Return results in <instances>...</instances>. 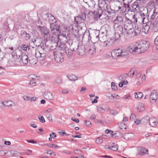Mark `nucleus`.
<instances>
[{
  "instance_id": "f257e3e1",
  "label": "nucleus",
  "mask_w": 158,
  "mask_h": 158,
  "mask_svg": "<svg viewBox=\"0 0 158 158\" xmlns=\"http://www.w3.org/2000/svg\"><path fill=\"white\" fill-rule=\"evenodd\" d=\"M111 54L112 56L114 58L117 59L121 57H127L128 55V53L125 50L118 49L113 50Z\"/></svg>"
},
{
  "instance_id": "f03ea898",
  "label": "nucleus",
  "mask_w": 158,
  "mask_h": 158,
  "mask_svg": "<svg viewBox=\"0 0 158 158\" xmlns=\"http://www.w3.org/2000/svg\"><path fill=\"white\" fill-rule=\"evenodd\" d=\"M46 51L43 47H41L39 48L38 50L36 51L35 52V55L36 57L40 58V60L41 61V64H46L44 63V59L46 55Z\"/></svg>"
},
{
  "instance_id": "7ed1b4c3",
  "label": "nucleus",
  "mask_w": 158,
  "mask_h": 158,
  "mask_svg": "<svg viewBox=\"0 0 158 158\" xmlns=\"http://www.w3.org/2000/svg\"><path fill=\"white\" fill-rule=\"evenodd\" d=\"M52 34L51 36V41L56 44L55 46L59 47L61 48L62 50H64V48L62 45H60V39L58 32H52Z\"/></svg>"
},
{
  "instance_id": "20e7f679",
  "label": "nucleus",
  "mask_w": 158,
  "mask_h": 158,
  "mask_svg": "<svg viewBox=\"0 0 158 158\" xmlns=\"http://www.w3.org/2000/svg\"><path fill=\"white\" fill-rule=\"evenodd\" d=\"M140 47L141 44H136L134 45L131 46L128 48V51L129 52L132 53H139L141 52Z\"/></svg>"
},
{
  "instance_id": "39448f33",
  "label": "nucleus",
  "mask_w": 158,
  "mask_h": 158,
  "mask_svg": "<svg viewBox=\"0 0 158 158\" xmlns=\"http://www.w3.org/2000/svg\"><path fill=\"white\" fill-rule=\"evenodd\" d=\"M127 32V34L128 36L131 35V37H134L138 35L140 33V30L138 29L134 30L133 28L129 29H125Z\"/></svg>"
},
{
  "instance_id": "423d86ee",
  "label": "nucleus",
  "mask_w": 158,
  "mask_h": 158,
  "mask_svg": "<svg viewBox=\"0 0 158 158\" xmlns=\"http://www.w3.org/2000/svg\"><path fill=\"white\" fill-rule=\"evenodd\" d=\"M38 28L41 33L44 35V37L47 40L49 38L50 36L49 33L48 29L46 27L39 26Z\"/></svg>"
},
{
  "instance_id": "0eeeda50",
  "label": "nucleus",
  "mask_w": 158,
  "mask_h": 158,
  "mask_svg": "<svg viewBox=\"0 0 158 158\" xmlns=\"http://www.w3.org/2000/svg\"><path fill=\"white\" fill-rule=\"evenodd\" d=\"M18 59L20 60L21 61L23 64H26L28 62V59L29 57L24 53H22L21 55L16 54Z\"/></svg>"
},
{
  "instance_id": "6e6552de",
  "label": "nucleus",
  "mask_w": 158,
  "mask_h": 158,
  "mask_svg": "<svg viewBox=\"0 0 158 158\" xmlns=\"http://www.w3.org/2000/svg\"><path fill=\"white\" fill-rule=\"evenodd\" d=\"M64 56L60 52H55L54 53V58L57 63H62L64 61Z\"/></svg>"
},
{
  "instance_id": "1a4fd4ad",
  "label": "nucleus",
  "mask_w": 158,
  "mask_h": 158,
  "mask_svg": "<svg viewBox=\"0 0 158 158\" xmlns=\"http://www.w3.org/2000/svg\"><path fill=\"white\" fill-rule=\"evenodd\" d=\"M60 27L57 22L50 24V27L52 32H58V33H59L60 32L59 28Z\"/></svg>"
},
{
  "instance_id": "9d476101",
  "label": "nucleus",
  "mask_w": 158,
  "mask_h": 158,
  "mask_svg": "<svg viewBox=\"0 0 158 158\" xmlns=\"http://www.w3.org/2000/svg\"><path fill=\"white\" fill-rule=\"evenodd\" d=\"M30 82L28 85L29 86L33 87L35 86V81L37 79L38 77L34 75H31L28 76Z\"/></svg>"
},
{
  "instance_id": "9b49d317",
  "label": "nucleus",
  "mask_w": 158,
  "mask_h": 158,
  "mask_svg": "<svg viewBox=\"0 0 158 158\" xmlns=\"http://www.w3.org/2000/svg\"><path fill=\"white\" fill-rule=\"evenodd\" d=\"M158 8L155 7L153 10L151 9L149 12L150 15V19L152 20H154L156 17L158 18V11L157 10Z\"/></svg>"
},
{
  "instance_id": "f8f14e48",
  "label": "nucleus",
  "mask_w": 158,
  "mask_h": 158,
  "mask_svg": "<svg viewBox=\"0 0 158 158\" xmlns=\"http://www.w3.org/2000/svg\"><path fill=\"white\" fill-rule=\"evenodd\" d=\"M86 18V15L84 13H81V15L75 18L74 19L77 24L80 23L84 21Z\"/></svg>"
},
{
  "instance_id": "ddd939ff",
  "label": "nucleus",
  "mask_w": 158,
  "mask_h": 158,
  "mask_svg": "<svg viewBox=\"0 0 158 158\" xmlns=\"http://www.w3.org/2000/svg\"><path fill=\"white\" fill-rule=\"evenodd\" d=\"M124 29H129L133 28V25L129 18L125 17V20L124 21Z\"/></svg>"
},
{
  "instance_id": "4468645a",
  "label": "nucleus",
  "mask_w": 158,
  "mask_h": 158,
  "mask_svg": "<svg viewBox=\"0 0 158 158\" xmlns=\"http://www.w3.org/2000/svg\"><path fill=\"white\" fill-rule=\"evenodd\" d=\"M123 22V18L119 16H118L114 21V26L117 27L119 25H122Z\"/></svg>"
},
{
  "instance_id": "2eb2a0df",
  "label": "nucleus",
  "mask_w": 158,
  "mask_h": 158,
  "mask_svg": "<svg viewBox=\"0 0 158 158\" xmlns=\"http://www.w3.org/2000/svg\"><path fill=\"white\" fill-rule=\"evenodd\" d=\"M146 17L147 16L143 13H141L138 18V19L139 22L143 23V24H145L148 21L147 19L146 18Z\"/></svg>"
},
{
  "instance_id": "dca6fc26",
  "label": "nucleus",
  "mask_w": 158,
  "mask_h": 158,
  "mask_svg": "<svg viewBox=\"0 0 158 158\" xmlns=\"http://www.w3.org/2000/svg\"><path fill=\"white\" fill-rule=\"evenodd\" d=\"M158 97V95L156 92L153 91L150 95L149 99L150 101L152 103L155 102Z\"/></svg>"
},
{
  "instance_id": "f3484780",
  "label": "nucleus",
  "mask_w": 158,
  "mask_h": 158,
  "mask_svg": "<svg viewBox=\"0 0 158 158\" xmlns=\"http://www.w3.org/2000/svg\"><path fill=\"white\" fill-rule=\"evenodd\" d=\"M105 132L106 134H108V136H110V137L116 138L118 137L117 134H120L118 132L117 133H114L113 131L109 130L108 129H106L105 131Z\"/></svg>"
},
{
  "instance_id": "a211bd4d",
  "label": "nucleus",
  "mask_w": 158,
  "mask_h": 158,
  "mask_svg": "<svg viewBox=\"0 0 158 158\" xmlns=\"http://www.w3.org/2000/svg\"><path fill=\"white\" fill-rule=\"evenodd\" d=\"M85 48L84 46H79L77 48V52L79 55H83L85 54Z\"/></svg>"
},
{
  "instance_id": "6ab92c4d",
  "label": "nucleus",
  "mask_w": 158,
  "mask_h": 158,
  "mask_svg": "<svg viewBox=\"0 0 158 158\" xmlns=\"http://www.w3.org/2000/svg\"><path fill=\"white\" fill-rule=\"evenodd\" d=\"M132 8L131 9H128L127 11L129 12H135L138 9H139V5L137 4V2H135L134 3V4L132 5Z\"/></svg>"
},
{
  "instance_id": "aec40b11",
  "label": "nucleus",
  "mask_w": 158,
  "mask_h": 158,
  "mask_svg": "<svg viewBox=\"0 0 158 158\" xmlns=\"http://www.w3.org/2000/svg\"><path fill=\"white\" fill-rule=\"evenodd\" d=\"M38 58L35 56L33 55L31 56H29V63L32 64H35L37 63L36 58Z\"/></svg>"
},
{
  "instance_id": "412c9836",
  "label": "nucleus",
  "mask_w": 158,
  "mask_h": 158,
  "mask_svg": "<svg viewBox=\"0 0 158 158\" xmlns=\"http://www.w3.org/2000/svg\"><path fill=\"white\" fill-rule=\"evenodd\" d=\"M45 98L48 100H52L53 98V96L52 94L50 92L46 91L44 95Z\"/></svg>"
},
{
  "instance_id": "4be33fe9",
  "label": "nucleus",
  "mask_w": 158,
  "mask_h": 158,
  "mask_svg": "<svg viewBox=\"0 0 158 158\" xmlns=\"http://www.w3.org/2000/svg\"><path fill=\"white\" fill-rule=\"evenodd\" d=\"M114 28L115 29L117 32L118 34L119 37L120 35L119 34H121L123 32V28L122 25H119L117 27L114 26Z\"/></svg>"
},
{
  "instance_id": "5701e85b",
  "label": "nucleus",
  "mask_w": 158,
  "mask_h": 158,
  "mask_svg": "<svg viewBox=\"0 0 158 158\" xmlns=\"http://www.w3.org/2000/svg\"><path fill=\"white\" fill-rule=\"evenodd\" d=\"M138 150L140 152V154L141 155L148 154V150L143 148H138Z\"/></svg>"
},
{
  "instance_id": "b1692460",
  "label": "nucleus",
  "mask_w": 158,
  "mask_h": 158,
  "mask_svg": "<svg viewBox=\"0 0 158 158\" xmlns=\"http://www.w3.org/2000/svg\"><path fill=\"white\" fill-rule=\"evenodd\" d=\"M88 52L89 53L90 55H93L95 53L96 49L94 44L90 46Z\"/></svg>"
},
{
  "instance_id": "393cba45",
  "label": "nucleus",
  "mask_w": 158,
  "mask_h": 158,
  "mask_svg": "<svg viewBox=\"0 0 158 158\" xmlns=\"http://www.w3.org/2000/svg\"><path fill=\"white\" fill-rule=\"evenodd\" d=\"M72 33L73 35L76 38H78L80 36L78 33V28L77 27H75L74 28H73L71 30Z\"/></svg>"
},
{
  "instance_id": "a878e982",
  "label": "nucleus",
  "mask_w": 158,
  "mask_h": 158,
  "mask_svg": "<svg viewBox=\"0 0 158 158\" xmlns=\"http://www.w3.org/2000/svg\"><path fill=\"white\" fill-rule=\"evenodd\" d=\"M74 50V49L72 47L70 48H66L65 50V53L68 56H70L72 55Z\"/></svg>"
},
{
  "instance_id": "bb28decb",
  "label": "nucleus",
  "mask_w": 158,
  "mask_h": 158,
  "mask_svg": "<svg viewBox=\"0 0 158 158\" xmlns=\"http://www.w3.org/2000/svg\"><path fill=\"white\" fill-rule=\"evenodd\" d=\"M123 6L122 4L120 2H115L114 5V8L117 11L120 10L121 8V6Z\"/></svg>"
},
{
  "instance_id": "cd10ccee",
  "label": "nucleus",
  "mask_w": 158,
  "mask_h": 158,
  "mask_svg": "<svg viewBox=\"0 0 158 158\" xmlns=\"http://www.w3.org/2000/svg\"><path fill=\"white\" fill-rule=\"evenodd\" d=\"M149 121L150 124L152 127H155L156 126L157 123L155 118H150Z\"/></svg>"
},
{
  "instance_id": "c85d7f7f",
  "label": "nucleus",
  "mask_w": 158,
  "mask_h": 158,
  "mask_svg": "<svg viewBox=\"0 0 158 158\" xmlns=\"http://www.w3.org/2000/svg\"><path fill=\"white\" fill-rule=\"evenodd\" d=\"M149 47V44L147 43L146 44H141L140 49L141 50V52L147 50Z\"/></svg>"
},
{
  "instance_id": "c756f323",
  "label": "nucleus",
  "mask_w": 158,
  "mask_h": 158,
  "mask_svg": "<svg viewBox=\"0 0 158 158\" xmlns=\"http://www.w3.org/2000/svg\"><path fill=\"white\" fill-rule=\"evenodd\" d=\"M98 35H93L91 37V42L95 44L99 40V37H98Z\"/></svg>"
},
{
  "instance_id": "7c9ffc66",
  "label": "nucleus",
  "mask_w": 158,
  "mask_h": 158,
  "mask_svg": "<svg viewBox=\"0 0 158 158\" xmlns=\"http://www.w3.org/2000/svg\"><path fill=\"white\" fill-rule=\"evenodd\" d=\"M21 35L24 37L27 40H29L31 37L30 35L27 33L25 31H23L21 33Z\"/></svg>"
},
{
  "instance_id": "2f4dec72",
  "label": "nucleus",
  "mask_w": 158,
  "mask_h": 158,
  "mask_svg": "<svg viewBox=\"0 0 158 158\" xmlns=\"http://www.w3.org/2000/svg\"><path fill=\"white\" fill-rule=\"evenodd\" d=\"M5 106L7 107H11L15 106V103L12 101H8L5 102Z\"/></svg>"
},
{
  "instance_id": "473e14b6",
  "label": "nucleus",
  "mask_w": 158,
  "mask_h": 158,
  "mask_svg": "<svg viewBox=\"0 0 158 158\" xmlns=\"http://www.w3.org/2000/svg\"><path fill=\"white\" fill-rule=\"evenodd\" d=\"M121 6V8L120 9L122 13L126 11L127 7L128 9H129L130 8V7L127 4H126L125 3H124L123 5V6Z\"/></svg>"
},
{
  "instance_id": "72a5a7b5",
  "label": "nucleus",
  "mask_w": 158,
  "mask_h": 158,
  "mask_svg": "<svg viewBox=\"0 0 158 158\" xmlns=\"http://www.w3.org/2000/svg\"><path fill=\"white\" fill-rule=\"evenodd\" d=\"M149 29V26L148 25L146 24L143 26L142 31L144 33L146 34L148 32Z\"/></svg>"
},
{
  "instance_id": "f704fd0d",
  "label": "nucleus",
  "mask_w": 158,
  "mask_h": 158,
  "mask_svg": "<svg viewBox=\"0 0 158 158\" xmlns=\"http://www.w3.org/2000/svg\"><path fill=\"white\" fill-rule=\"evenodd\" d=\"M135 98L138 99V100L141 99L143 98V94L140 92L138 93H135L134 94Z\"/></svg>"
},
{
  "instance_id": "c9c22d12",
  "label": "nucleus",
  "mask_w": 158,
  "mask_h": 158,
  "mask_svg": "<svg viewBox=\"0 0 158 158\" xmlns=\"http://www.w3.org/2000/svg\"><path fill=\"white\" fill-rule=\"evenodd\" d=\"M58 132L60 135L64 137H68L69 135V134H67L64 130L59 131Z\"/></svg>"
},
{
  "instance_id": "e433bc0d",
  "label": "nucleus",
  "mask_w": 158,
  "mask_h": 158,
  "mask_svg": "<svg viewBox=\"0 0 158 158\" xmlns=\"http://www.w3.org/2000/svg\"><path fill=\"white\" fill-rule=\"evenodd\" d=\"M150 119V117L148 116H146L143 118L141 120V122L143 123H148Z\"/></svg>"
},
{
  "instance_id": "4c0bfd02",
  "label": "nucleus",
  "mask_w": 158,
  "mask_h": 158,
  "mask_svg": "<svg viewBox=\"0 0 158 158\" xmlns=\"http://www.w3.org/2000/svg\"><path fill=\"white\" fill-rule=\"evenodd\" d=\"M69 79L71 81H74L77 80V77L75 75L70 74L68 76Z\"/></svg>"
},
{
  "instance_id": "58836bf2",
  "label": "nucleus",
  "mask_w": 158,
  "mask_h": 158,
  "mask_svg": "<svg viewBox=\"0 0 158 158\" xmlns=\"http://www.w3.org/2000/svg\"><path fill=\"white\" fill-rule=\"evenodd\" d=\"M116 40V39H110L106 41L108 43V45L110 47L113 44L114 41Z\"/></svg>"
},
{
  "instance_id": "ea45409f",
  "label": "nucleus",
  "mask_w": 158,
  "mask_h": 158,
  "mask_svg": "<svg viewBox=\"0 0 158 158\" xmlns=\"http://www.w3.org/2000/svg\"><path fill=\"white\" fill-rule=\"evenodd\" d=\"M130 20L131 21V22L132 24L133 23L135 24L137 22V18L135 17V15H132V18L131 19H130Z\"/></svg>"
},
{
  "instance_id": "a19ab883",
  "label": "nucleus",
  "mask_w": 158,
  "mask_h": 158,
  "mask_svg": "<svg viewBox=\"0 0 158 158\" xmlns=\"http://www.w3.org/2000/svg\"><path fill=\"white\" fill-rule=\"evenodd\" d=\"M125 137L128 138H131L135 137V135L132 133H126L125 134Z\"/></svg>"
},
{
  "instance_id": "79ce46f5",
  "label": "nucleus",
  "mask_w": 158,
  "mask_h": 158,
  "mask_svg": "<svg viewBox=\"0 0 158 158\" xmlns=\"http://www.w3.org/2000/svg\"><path fill=\"white\" fill-rule=\"evenodd\" d=\"M87 5L90 7L93 8L94 7L95 3L94 0H91Z\"/></svg>"
},
{
  "instance_id": "37998d69",
  "label": "nucleus",
  "mask_w": 158,
  "mask_h": 158,
  "mask_svg": "<svg viewBox=\"0 0 158 158\" xmlns=\"http://www.w3.org/2000/svg\"><path fill=\"white\" fill-rule=\"evenodd\" d=\"M21 48L23 50L26 51L27 48L29 49L30 46L27 45L23 44L21 45Z\"/></svg>"
},
{
  "instance_id": "c03bdc74",
  "label": "nucleus",
  "mask_w": 158,
  "mask_h": 158,
  "mask_svg": "<svg viewBox=\"0 0 158 158\" xmlns=\"http://www.w3.org/2000/svg\"><path fill=\"white\" fill-rule=\"evenodd\" d=\"M108 148L110 150H111L114 151H116L118 149L117 145H114V144L111 146L108 147V148Z\"/></svg>"
},
{
  "instance_id": "a18cd8bd",
  "label": "nucleus",
  "mask_w": 158,
  "mask_h": 158,
  "mask_svg": "<svg viewBox=\"0 0 158 158\" xmlns=\"http://www.w3.org/2000/svg\"><path fill=\"white\" fill-rule=\"evenodd\" d=\"M40 40V39L38 38L35 39H33L32 40V41L33 43L35 44L36 45H40V42H39V41Z\"/></svg>"
},
{
  "instance_id": "49530a36",
  "label": "nucleus",
  "mask_w": 158,
  "mask_h": 158,
  "mask_svg": "<svg viewBox=\"0 0 158 158\" xmlns=\"http://www.w3.org/2000/svg\"><path fill=\"white\" fill-rule=\"evenodd\" d=\"M108 111L110 113L114 116H115L118 114L117 112L115 110H111L110 108L108 109Z\"/></svg>"
},
{
  "instance_id": "de8ad7c7",
  "label": "nucleus",
  "mask_w": 158,
  "mask_h": 158,
  "mask_svg": "<svg viewBox=\"0 0 158 158\" xmlns=\"http://www.w3.org/2000/svg\"><path fill=\"white\" fill-rule=\"evenodd\" d=\"M94 139L96 143L98 144H101L103 141L102 139Z\"/></svg>"
},
{
  "instance_id": "09e8293b",
  "label": "nucleus",
  "mask_w": 158,
  "mask_h": 158,
  "mask_svg": "<svg viewBox=\"0 0 158 158\" xmlns=\"http://www.w3.org/2000/svg\"><path fill=\"white\" fill-rule=\"evenodd\" d=\"M154 43L156 45V48L158 50V35L156 37L155 39Z\"/></svg>"
},
{
  "instance_id": "8fccbe9b",
  "label": "nucleus",
  "mask_w": 158,
  "mask_h": 158,
  "mask_svg": "<svg viewBox=\"0 0 158 158\" xmlns=\"http://www.w3.org/2000/svg\"><path fill=\"white\" fill-rule=\"evenodd\" d=\"M119 127L121 129L124 130L126 129V125L125 123H120L119 125Z\"/></svg>"
},
{
  "instance_id": "3c124183",
  "label": "nucleus",
  "mask_w": 158,
  "mask_h": 158,
  "mask_svg": "<svg viewBox=\"0 0 158 158\" xmlns=\"http://www.w3.org/2000/svg\"><path fill=\"white\" fill-rule=\"evenodd\" d=\"M55 82L58 85H60L62 84L61 79L60 77L57 78L55 80Z\"/></svg>"
},
{
  "instance_id": "603ef678",
  "label": "nucleus",
  "mask_w": 158,
  "mask_h": 158,
  "mask_svg": "<svg viewBox=\"0 0 158 158\" xmlns=\"http://www.w3.org/2000/svg\"><path fill=\"white\" fill-rule=\"evenodd\" d=\"M38 118L40 121L42 123H44L45 122V119L43 116H39L38 117Z\"/></svg>"
},
{
  "instance_id": "864d4df0",
  "label": "nucleus",
  "mask_w": 158,
  "mask_h": 158,
  "mask_svg": "<svg viewBox=\"0 0 158 158\" xmlns=\"http://www.w3.org/2000/svg\"><path fill=\"white\" fill-rule=\"evenodd\" d=\"M23 98L25 101H28L30 99V97L29 95H25L23 96Z\"/></svg>"
},
{
  "instance_id": "5fc2aeb1",
  "label": "nucleus",
  "mask_w": 158,
  "mask_h": 158,
  "mask_svg": "<svg viewBox=\"0 0 158 158\" xmlns=\"http://www.w3.org/2000/svg\"><path fill=\"white\" fill-rule=\"evenodd\" d=\"M102 11L101 10H99V11L98 12H97V17H98L99 18L102 19V18H101V17L102 15Z\"/></svg>"
},
{
  "instance_id": "6e6d98bb",
  "label": "nucleus",
  "mask_w": 158,
  "mask_h": 158,
  "mask_svg": "<svg viewBox=\"0 0 158 158\" xmlns=\"http://www.w3.org/2000/svg\"><path fill=\"white\" fill-rule=\"evenodd\" d=\"M5 106V102L0 101V108L3 109Z\"/></svg>"
},
{
  "instance_id": "4d7b16f0",
  "label": "nucleus",
  "mask_w": 158,
  "mask_h": 158,
  "mask_svg": "<svg viewBox=\"0 0 158 158\" xmlns=\"http://www.w3.org/2000/svg\"><path fill=\"white\" fill-rule=\"evenodd\" d=\"M135 72L134 70L131 69L129 72L128 75L130 77H132L134 75Z\"/></svg>"
},
{
  "instance_id": "13d9d810",
  "label": "nucleus",
  "mask_w": 158,
  "mask_h": 158,
  "mask_svg": "<svg viewBox=\"0 0 158 158\" xmlns=\"http://www.w3.org/2000/svg\"><path fill=\"white\" fill-rule=\"evenodd\" d=\"M26 141L27 142L29 143H30L32 144H36L37 143V142L36 141H34L32 139H27L26 140Z\"/></svg>"
},
{
  "instance_id": "bf43d9fd",
  "label": "nucleus",
  "mask_w": 158,
  "mask_h": 158,
  "mask_svg": "<svg viewBox=\"0 0 158 158\" xmlns=\"http://www.w3.org/2000/svg\"><path fill=\"white\" fill-rule=\"evenodd\" d=\"M48 146H49L50 147H52L56 149H59L60 148V147L59 146L57 145H56V144H51L48 145Z\"/></svg>"
},
{
  "instance_id": "052dcab7",
  "label": "nucleus",
  "mask_w": 158,
  "mask_h": 158,
  "mask_svg": "<svg viewBox=\"0 0 158 158\" xmlns=\"http://www.w3.org/2000/svg\"><path fill=\"white\" fill-rule=\"evenodd\" d=\"M102 45L104 47H109L110 46L108 45V43L106 41H104L102 43Z\"/></svg>"
},
{
  "instance_id": "680f3d73",
  "label": "nucleus",
  "mask_w": 158,
  "mask_h": 158,
  "mask_svg": "<svg viewBox=\"0 0 158 158\" xmlns=\"http://www.w3.org/2000/svg\"><path fill=\"white\" fill-rule=\"evenodd\" d=\"M73 28V27L71 25H69V26H66L65 27L66 30H67L68 31H70L72 30Z\"/></svg>"
},
{
  "instance_id": "e2e57ef3",
  "label": "nucleus",
  "mask_w": 158,
  "mask_h": 158,
  "mask_svg": "<svg viewBox=\"0 0 158 158\" xmlns=\"http://www.w3.org/2000/svg\"><path fill=\"white\" fill-rule=\"evenodd\" d=\"M138 110L139 112L144 110V106L142 105L140 106H139L138 108Z\"/></svg>"
},
{
  "instance_id": "0e129e2a",
  "label": "nucleus",
  "mask_w": 158,
  "mask_h": 158,
  "mask_svg": "<svg viewBox=\"0 0 158 158\" xmlns=\"http://www.w3.org/2000/svg\"><path fill=\"white\" fill-rule=\"evenodd\" d=\"M74 153L80 155L81 153V150H75L74 151Z\"/></svg>"
},
{
  "instance_id": "69168bd1",
  "label": "nucleus",
  "mask_w": 158,
  "mask_h": 158,
  "mask_svg": "<svg viewBox=\"0 0 158 158\" xmlns=\"http://www.w3.org/2000/svg\"><path fill=\"white\" fill-rule=\"evenodd\" d=\"M72 137H74V138H81L84 137V136H83V135H72Z\"/></svg>"
},
{
  "instance_id": "338daca9",
  "label": "nucleus",
  "mask_w": 158,
  "mask_h": 158,
  "mask_svg": "<svg viewBox=\"0 0 158 158\" xmlns=\"http://www.w3.org/2000/svg\"><path fill=\"white\" fill-rule=\"evenodd\" d=\"M50 137L49 138H56V135L54 132H52L51 134L50 135Z\"/></svg>"
},
{
  "instance_id": "774afa93",
  "label": "nucleus",
  "mask_w": 158,
  "mask_h": 158,
  "mask_svg": "<svg viewBox=\"0 0 158 158\" xmlns=\"http://www.w3.org/2000/svg\"><path fill=\"white\" fill-rule=\"evenodd\" d=\"M53 111V110L52 109L49 108L47 110L44 111L45 113H51Z\"/></svg>"
}]
</instances>
